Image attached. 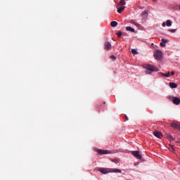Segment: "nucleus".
<instances>
[{
    "label": "nucleus",
    "instance_id": "20e7f679",
    "mask_svg": "<svg viewBox=\"0 0 180 180\" xmlns=\"http://www.w3.org/2000/svg\"><path fill=\"white\" fill-rule=\"evenodd\" d=\"M131 154H132V155H134V157H135L136 158H137V160H141L142 157L141 155H140V151H131Z\"/></svg>",
    "mask_w": 180,
    "mask_h": 180
},
{
    "label": "nucleus",
    "instance_id": "f3484780",
    "mask_svg": "<svg viewBox=\"0 0 180 180\" xmlns=\"http://www.w3.org/2000/svg\"><path fill=\"white\" fill-rule=\"evenodd\" d=\"M166 26H167L168 27H170V26H172V21H171V20H167L166 21Z\"/></svg>",
    "mask_w": 180,
    "mask_h": 180
},
{
    "label": "nucleus",
    "instance_id": "5701e85b",
    "mask_svg": "<svg viewBox=\"0 0 180 180\" xmlns=\"http://www.w3.org/2000/svg\"><path fill=\"white\" fill-rule=\"evenodd\" d=\"M120 5H126V1L124 0H120Z\"/></svg>",
    "mask_w": 180,
    "mask_h": 180
},
{
    "label": "nucleus",
    "instance_id": "a878e982",
    "mask_svg": "<svg viewBox=\"0 0 180 180\" xmlns=\"http://www.w3.org/2000/svg\"><path fill=\"white\" fill-rule=\"evenodd\" d=\"M161 47H165L166 44L164 42H160Z\"/></svg>",
    "mask_w": 180,
    "mask_h": 180
},
{
    "label": "nucleus",
    "instance_id": "0eeeda50",
    "mask_svg": "<svg viewBox=\"0 0 180 180\" xmlns=\"http://www.w3.org/2000/svg\"><path fill=\"white\" fill-rule=\"evenodd\" d=\"M141 16H142V20H146L147 18L148 17V11H144L143 12L141 13Z\"/></svg>",
    "mask_w": 180,
    "mask_h": 180
},
{
    "label": "nucleus",
    "instance_id": "423d86ee",
    "mask_svg": "<svg viewBox=\"0 0 180 180\" xmlns=\"http://www.w3.org/2000/svg\"><path fill=\"white\" fill-rule=\"evenodd\" d=\"M104 49L107 51H109V50H112V44H110V42H109V41H106L104 44Z\"/></svg>",
    "mask_w": 180,
    "mask_h": 180
},
{
    "label": "nucleus",
    "instance_id": "9d476101",
    "mask_svg": "<svg viewBox=\"0 0 180 180\" xmlns=\"http://www.w3.org/2000/svg\"><path fill=\"white\" fill-rule=\"evenodd\" d=\"M129 23H131L132 25H134L139 29H140L141 27V25L139 24V22H136V21L134 20H131L129 21Z\"/></svg>",
    "mask_w": 180,
    "mask_h": 180
},
{
    "label": "nucleus",
    "instance_id": "7c9ffc66",
    "mask_svg": "<svg viewBox=\"0 0 180 180\" xmlns=\"http://www.w3.org/2000/svg\"><path fill=\"white\" fill-rule=\"evenodd\" d=\"M124 117H125L126 120H129V117H127V115H124Z\"/></svg>",
    "mask_w": 180,
    "mask_h": 180
},
{
    "label": "nucleus",
    "instance_id": "39448f33",
    "mask_svg": "<svg viewBox=\"0 0 180 180\" xmlns=\"http://www.w3.org/2000/svg\"><path fill=\"white\" fill-rule=\"evenodd\" d=\"M96 153H98V154H100V155H103L106 154H110V150L97 149Z\"/></svg>",
    "mask_w": 180,
    "mask_h": 180
},
{
    "label": "nucleus",
    "instance_id": "2eb2a0df",
    "mask_svg": "<svg viewBox=\"0 0 180 180\" xmlns=\"http://www.w3.org/2000/svg\"><path fill=\"white\" fill-rule=\"evenodd\" d=\"M125 29L127 32H131L132 33H134L135 32L134 29L131 27H126Z\"/></svg>",
    "mask_w": 180,
    "mask_h": 180
},
{
    "label": "nucleus",
    "instance_id": "bb28decb",
    "mask_svg": "<svg viewBox=\"0 0 180 180\" xmlns=\"http://www.w3.org/2000/svg\"><path fill=\"white\" fill-rule=\"evenodd\" d=\"M110 58H111L112 60H116V56H111L110 57Z\"/></svg>",
    "mask_w": 180,
    "mask_h": 180
},
{
    "label": "nucleus",
    "instance_id": "6e6552de",
    "mask_svg": "<svg viewBox=\"0 0 180 180\" xmlns=\"http://www.w3.org/2000/svg\"><path fill=\"white\" fill-rule=\"evenodd\" d=\"M171 127L175 129L176 130H180V124L175 122H172L171 124Z\"/></svg>",
    "mask_w": 180,
    "mask_h": 180
},
{
    "label": "nucleus",
    "instance_id": "b1692460",
    "mask_svg": "<svg viewBox=\"0 0 180 180\" xmlns=\"http://www.w3.org/2000/svg\"><path fill=\"white\" fill-rule=\"evenodd\" d=\"M169 32H171V33H175L176 32V29L169 30Z\"/></svg>",
    "mask_w": 180,
    "mask_h": 180
},
{
    "label": "nucleus",
    "instance_id": "c756f323",
    "mask_svg": "<svg viewBox=\"0 0 180 180\" xmlns=\"http://www.w3.org/2000/svg\"><path fill=\"white\" fill-rule=\"evenodd\" d=\"M171 75H175V72L172 71V72H171Z\"/></svg>",
    "mask_w": 180,
    "mask_h": 180
},
{
    "label": "nucleus",
    "instance_id": "9b49d317",
    "mask_svg": "<svg viewBox=\"0 0 180 180\" xmlns=\"http://www.w3.org/2000/svg\"><path fill=\"white\" fill-rule=\"evenodd\" d=\"M172 102L174 105H179L180 99L178 97H173Z\"/></svg>",
    "mask_w": 180,
    "mask_h": 180
},
{
    "label": "nucleus",
    "instance_id": "393cba45",
    "mask_svg": "<svg viewBox=\"0 0 180 180\" xmlns=\"http://www.w3.org/2000/svg\"><path fill=\"white\" fill-rule=\"evenodd\" d=\"M162 42L165 43H165H168V39H162Z\"/></svg>",
    "mask_w": 180,
    "mask_h": 180
},
{
    "label": "nucleus",
    "instance_id": "ddd939ff",
    "mask_svg": "<svg viewBox=\"0 0 180 180\" xmlns=\"http://www.w3.org/2000/svg\"><path fill=\"white\" fill-rule=\"evenodd\" d=\"M110 172H114L115 174H122V170H120L119 169L110 168Z\"/></svg>",
    "mask_w": 180,
    "mask_h": 180
},
{
    "label": "nucleus",
    "instance_id": "7ed1b4c3",
    "mask_svg": "<svg viewBox=\"0 0 180 180\" xmlns=\"http://www.w3.org/2000/svg\"><path fill=\"white\" fill-rule=\"evenodd\" d=\"M98 171L101 172V174H106L110 173V168L100 167L98 169Z\"/></svg>",
    "mask_w": 180,
    "mask_h": 180
},
{
    "label": "nucleus",
    "instance_id": "412c9836",
    "mask_svg": "<svg viewBox=\"0 0 180 180\" xmlns=\"http://www.w3.org/2000/svg\"><path fill=\"white\" fill-rule=\"evenodd\" d=\"M116 34L117 37H122V31H119L118 32H117Z\"/></svg>",
    "mask_w": 180,
    "mask_h": 180
},
{
    "label": "nucleus",
    "instance_id": "a211bd4d",
    "mask_svg": "<svg viewBox=\"0 0 180 180\" xmlns=\"http://www.w3.org/2000/svg\"><path fill=\"white\" fill-rule=\"evenodd\" d=\"M110 25H111L112 27H116V26H117V22H116V21H112V22H110Z\"/></svg>",
    "mask_w": 180,
    "mask_h": 180
},
{
    "label": "nucleus",
    "instance_id": "aec40b11",
    "mask_svg": "<svg viewBox=\"0 0 180 180\" xmlns=\"http://www.w3.org/2000/svg\"><path fill=\"white\" fill-rule=\"evenodd\" d=\"M112 162H115V164H119V162H120V160H119V159H112Z\"/></svg>",
    "mask_w": 180,
    "mask_h": 180
},
{
    "label": "nucleus",
    "instance_id": "f03ea898",
    "mask_svg": "<svg viewBox=\"0 0 180 180\" xmlns=\"http://www.w3.org/2000/svg\"><path fill=\"white\" fill-rule=\"evenodd\" d=\"M144 68H146V70H148V71H150L151 72L158 71V68H157L155 66H153L150 65H146Z\"/></svg>",
    "mask_w": 180,
    "mask_h": 180
},
{
    "label": "nucleus",
    "instance_id": "f257e3e1",
    "mask_svg": "<svg viewBox=\"0 0 180 180\" xmlns=\"http://www.w3.org/2000/svg\"><path fill=\"white\" fill-rule=\"evenodd\" d=\"M154 57L155 60H162V51L156 50L154 53Z\"/></svg>",
    "mask_w": 180,
    "mask_h": 180
},
{
    "label": "nucleus",
    "instance_id": "4be33fe9",
    "mask_svg": "<svg viewBox=\"0 0 180 180\" xmlns=\"http://www.w3.org/2000/svg\"><path fill=\"white\" fill-rule=\"evenodd\" d=\"M132 54H139V52L136 49H131Z\"/></svg>",
    "mask_w": 180,
    "mask_h": 180
},
{
    "label": "nucleus",
    "instance_id": "2f4dec72",
    "mask_svg": "<svg viewBox=\"0 0 180 180\" xmlns=\"http://www.w3.org/2000/svg\"><path fill=\"white\" fill-rule=\"evenodd\" d=\"M153 2H157V0H153Z\"/></svg>",
    "mask_w": 180,
    "mask_h": 180
},
{
    "label": "nucleus",
    "instance_id": "4468645a",
    "mask_svg": "<svg viewBox=\"0 0 180 180\" xmlns=\"http://www.w3.org/2000/svg\"><path fill=\"white\" fill-rule=\"evenodd\" d=\"M160 75H162V77H165L166 78H169V77H171L169 72H167V73H166V74L160 72Z\"/></svg>",
    "mask_w": 180,
    "mask_h": 180
},
{
    "label": "nucleus",
    "instance_id": "dca6fc26",
    "mask_svg": "<svg viewBox=\"0 0 180 180\" xmlns=\"http://www.w3.org/2000/svg\"><path fill=\"white\" fill-rule=\"evenodd\" d=\"M124 9H126V6H122V7L118 8L117 13H122V12H123V11H124Z\"/></svg>",
    "mask_w": 180,
    "mask_h": 180
},
{
    "label": "nucleus",
    "instance_id": "6ab92c4d",
    "mask_svg": "<svg viewBox=\"0 0 180 180\" xmlns=\"http://www.w3.org/2000/svg\"><path fill=\"white\" fill-rule=\"evenodd\" d=\"M167 139H169V140H173V141L175 140V139L174 138V136H172V135H171V134H168V135L167 136Z\"/></svg>",
    "mask_w": 180,
    "mask_h": 180
},
{
    "label": "nucleus",
    "instance_id": "cd10ccee",
    "mask_svg": "<svg viewBox=\"0 0 180 180\" xmlns=\"http://www.w3.org/2000/svg\"><path fill=\"white\" fill-rule=\"evenodd\" d=\"M171 150H172L173 151L175 150V147L172 145L170 146Z\"/></svg>",
    "mask_w": 180,
    "mask_h": 180
},
{
    "label": "nucleus",
    "instance_id": "f8f14e48",
    "mask_svg": "<svg viewBox=\"0 0 180 180\" xmlns=\"http://www.w3.org/2000/svg\"><path fill=\"white\" fill-rule=\"evenodd\" d=\"M169 86L172 88V89H174L176 88H178V84H176L175 82H169Z\"/></svg>",
    "mask_w": 180,
    "mask_h": 180
},
{
    "label": "nucleus",
    "instance_id": "1a4fd4ad",
    "mask_svg": "<svg viewBox=\"0 0 180 180\" xmlns=\"http://www.w3.org/2000/svg\"><path fill=\"white\" fill-rule=\"evenodd\" d=\"M153 135L155 136L158 139H162V133L158 131H155L153 132Z\"/></svg>",
    "mask_w": 180,
    "mask_h": 180
},
{
    "label": "nucleus",
    "instance_id": "c85d7f7f",
    "mask_svg": "<svg viewBox=\"0 0 180 180\" xmlns=\"http://www.w3.org/2000/svg\"><path fill=\"white\" fill-rule=\"evenodd\" d=\"M166 25H167V24H165V22H162V26L163 27H165Z\"/></svg>",
    "mask_w": 180,
    "mask_h": 180
}]
</instances>
